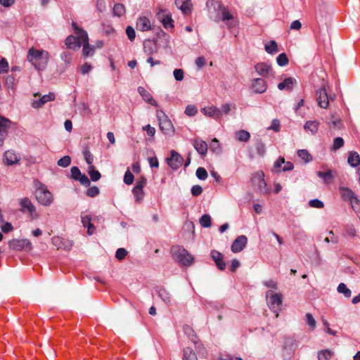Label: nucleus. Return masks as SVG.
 Here are the masks:
<instances>
[{
    "label": "nucleus",
    "mask_w": 360,
    "mask_h": 360,
    "mask_svg": "<svg viewBox=\"0 0 360 360\" xmlns=\"http://www.w3.org/2000/svg\"><path fill=\"white\" fill-rule=\"evenodd\" d=\"M193 146L197 152L201 155H205L207 152V143L200 138H196L192 141Z\"/></svg>",
    "instance_id": "20"
},
{
    "label": "nucleus",
    "mask_w": 360,
    "mask_h": 360,
    "mask_svg": "<svg viewBox=\"0 0 360 360\" xmlns=\"http://www.w3.org/2000/svg\"><path fill=\"white\" fill-rule=\"evenodd\" d=\"M201 111L205 115L212 117L217 120H220L222 117V113L220 109L214 105L204 108Z\"/></svg>",
    "instance_id": "17"
},
{
    "label": "nucleus",
    "mask_w": 360,
    "mask_h": 360,
    "mask_svg": "<svg viewBox=\"0 0 360 360\" xmlns=\"http://www.w3.org/2000/svg\"><path fill=\"white\" fill-rule=\"evenodd\" d=\"M89 174L91 181H93L99 180L101 176L100 172L97 170H95L94 167L92 165L89 167Z\"/></svg>",
    "instance_id": "44"
},
{
    "label": "nucleus",
    "mask_w": 360,
    "mask_h": 360,
    "mask_svg": "<svg viewBox=\"0 0 360 360\" xmlns=\"http://www.w3.org/2000/svg\"><path fill=\"white\" fill-rule=\"evenodd\" d=\"M136 29L141 32L149 31L152 29L150 20L146 16H141L136 21Z\"/></svg>",
    "instance_id": "19"
},
{
    "label": "nucleus",
    "mask_w": 360,
    "mask_h": 360,
    "mask_svg": "<svg viewBox=\"0 0 360 360\" xmlns=\"http://www.w3.org/2000/svg\"><path fill=\"white\" fill-rule=\"evenodd\" d=\"M255 70L262 78L269 77L274 75L271 65L266 63H257L255 65Z\"/></svg>",
    "instance_id": "12"
},
{
    "label": "nucleus",
    "mask_w": 360,
    "mask_h": 360,
    "mask_svg": "<svg viewBox=\"0 0 360 360\" xmlns=\"http://www.w3.org/2000/svg\"><path fill=\"white\" fill-rule=\"evenodd\" d=\"M172 252L174 259L183 266H190L194 259L193 257L186 249L179 246L173 247Z\"/></svg>",
    "instance_id": "5"
},
{
    "label": "nucleus",
    "mask_w": 360,
    "mask_h": 360,
    "mask_svg": "<svg viewBox=\"0 0 360 360\" xmlns=\"http://www.w3.org/2000/svg\"><path fill=\"white\" fill-rule=\"evenodd\" d=\"M349 202L351 204V206H352L353 210L355 212H360V200L358 198L356 195H354V198H352V200H349Z\"/></svg>",
    "instance_id": "47"
},
{
    "label": "nucleus",
    "mask_w": 360,
    "mask_h": 360,
    "mask_svg": "<svg viewBox=\"0 0 360 360\" xmlns=\"http://www.w3.org/2000/svg\"><path fill=\"white\" fill-rule=\"evenodd\" d=\"M4 161L8 165H13L20 161L19 156L13 150H7L4 155Z\"/></svg>",
    "instance_id": "24"
},
{
    "label": "nucleus",
    "mask_w": 360,
    "mask_h": 360,
    "mask_svg": "<svg viewBox=\"0 0 360 360\" xmlns=\"http://www.w3.org/2000/svg\"><path fill=\"white\" fill-rule=\"evenodd\" d=\"M255 148L259 155L263 156L266 153L265 145L260 139H257L255 142Z\"/></svg>",
    "instance_id": "43"
},
{
    "label": "nucleus",
    "mask_w": 360,
    "mask_h": 360,
    "mask_svg": "<svg viewBox=\"0 0 360 360\" xmlns=\"http://www.w3.org/2000/svg\"><path fill=\"white\" fill-rule=\"evenodd\" d=\"M126 12L125 7L122 4H115L113 6L112 13L115 16L121 17Z\"/></svg>",
    "instance_id": "38"
},
{
    "label": "nucleus",
    "mask_w": 360,
    "mask_h": 360,
    "mask_svg": "<svg viewBox=\"0 0 360 360\" xmlns=\"http://www.w3.org/2000/svg\"><path fill=\"white\" fill-rule=\"evenodd\" d=\"M96 10L99 13H103L106 9V4L105 0H97L96 4Z\"/></svg>",
    "instance_id": "60"
},
{
    "label": "nucleus",
    "mask_w": 360,
    "mask_h": 360,
    "mask_svg": "<svg viewBox=\"0 0 360 360\" xmlns=\"http://www.w3.org/2000/svg\"><path fill=\"white\" fill-rule=\"evenodd\" d=\"M9 248L15 250L30 251L32 250V243L28 239H13L8 243Z\"/></svg>",
    "instance_id": "9"
},
{
    "label": "nucleus",
    "mask_w": 360,
    "mask_h": 360,
    "mask_svg": "<svg viewBox=\"0 0 360 360\" xmlns=\"http://www.w3.org/2000/svg\"><path fill=\"white\" fill-rule=\"evenodd\" d=\"M309 205L311 207H315V208H319V209L323 208L324 207L323 202L319 199H313V200H309Z\"/></svg>",
    "instance_id": "56"
},
{
    "label": "nucleus",
    "mask_w": 360,
    "mask_h": 360,
    "mask_svg": "<svg viewBox=\"0 0 360 360\" xmlns=\"http://www.w3.org/2000/svg\"><path fill=\"white\" fill-rule=\"evenodd\" d=\"M267 304L269 309L276 314L278 317L282 305V295L280 293L274 292L272 290H268L266 292Z\"/></svg>",
    "instance_id": "4"
},
{
    "label": "nucleus",
    "mask_w": 360,
    "mask_h": 360,
    "mask_svg": "<svg viewBox=\"0 0 360 360\" xmlns=\"http://www.w3.org/2000/svg\"><path fill=\"white\" fill-rule=\"evenodd\" d=\"M297 155L299 158H300L304 163H308L312 160V156L311 154L304 149L298 150H297Z\"/></svg>",
    "instance_id": "37"
},
{
    "label": "nucleus",
    "mask_w": 360,
    "mask_h": 360,
    "mask_svg": "<svg viewBox=\"0 0 360 360\" xmlns=\"http://www.w3.org/2000/svg\"><path fill=\"white\" fill-rule=\"evenodd\" d=\"M99 193V189L97 186H92L87 189L86 194L90 197H95Z\"/></svg>",
    "instance_id": "64"
},
{
    "label": "nucleus",
    "mask_w": 360,
    "mask_h": 360,
    "mask_svg": "<svg viewBox=\"0 0 360 360\" xmlns=\"http://www.w3.org/2000/svg\"><path fill=\"white\" fill-rule=\"evenodd\" d=\"M175 4L184 15L191 13L193 6L191 0H175Z\"/></svg>",
    "instance_id": "23"
},
{
    "label": "nucleus",
    "mask_w": 360,
    "mask_h": 360,
    "mask_svg": "<svg viewBox=\"0 0 360 360\" xmlns=\"http://www.w3.org/2000/svg\"><path fill=\"white\" fill-rule=\"evenodd\" d=\"M61 60L67 65H69L72 62V53L69 51H63L60 54Z\"/></svg>",
    "instance_id": "52"
},
{
    "label": "nucleus",
    "mask_w": 360,
    "mask_h": 360,
    "mask_svg": "<svg viewBox=\"0 0 360 360\" xmlns=\"http://www.w3.org/2000/svg\"><path fill=\"white\" fill-rule=\"evenodd\" d=\"M337 290L339 293L343 294L345 297L349 298L352 295V291L343 283L338 285Z\"/></svg>",
    "instance_id": "40"
},
{
    "label": "nucleus",
    "mask_w": 360,
    "mask_h": 360,
    "mask_svg": "<svg viewBox=\"0 0 360 360\" xmlns=\"http://www.w3.org/2000/svg\"><path fill=\"white\" fill-rule=\"evenodd\" d=\"M251 89L255 94H262L267 89L266 82L264 78H255L252 81Z\"/></svg>",
    "instance_id": "14"
},
{
    "label": "nucleus",
    "mask_w": 360,
    "mask_h": 360,
    "mask_svg": "<svg viewBox=\"0 0 360 360\" xmlns=\"http://www.w3.org/2000/svg\"><path fill=\"white\" fill-rule=\"evenodd\" d=\"M65 44L68 49L73 51H77L80 49L82 41L81 38L76 34V36L69 35L65 40Z\"/></svg>",
    "instance_id": "16"
},
{
    "label": "nucleus",
    "mask_w": 360,
    "mask_h": 360,
    "mask_svg": "<svg viewBox=\"0 0 360 360\" xmlns=\"http://www.w3.org/2000/svg\"><path fill=\"white\" fill-rule=\"evenodd\" d=\"M344 140L341 137H336L333 143L332 150H337L344 146Z\"/></svg>",
    "instance_id": "51"
},
{
    "label": "nucleus",
    "mask_w": 360,
    "mask_h": 360,
    "mask_svg": "<svg viewBox=\"0 0 360 360\" xmlns=\"http://www.w3.org/2000/svg\"><path fill=\"white\" fill-rule=\"evenodd\" d=\"M71 158L68 155L63 156L58 160V165L62 167H67L70 165Z\"/></svg>",
    "instance_id": "50"
},
{
    "label": "nucleus",
    "mask_w": 360,
    "mask_h": 360,
    "mask_svg": "<svg viewBox=\"0 0 360 360\" xmlns=\"http://www.w3.org/2000/svg\"><path fill=\"white\" fill-rule=\"evenodd\" d=\"M157 19L162 22L164 27L167 30L174 27V21L172 18L171 13L163 9H160L156 14Z\"/></svg>",
    "instance_id": "10"
},
{
    "label": "nucleus",
    "mask_w": 360,
    "mask_h": 360,
    "mask_svg": "<svg viewBox=\"0 0 360 360\" xmlns=\"http://www.w3.org/2000/svg\"><path fill=\"white\" fill-rule=\"evenodd\" d=\"M218 5L217 14L215 17L214 21L219 22L223 21L226 22V26L229 28H233L236 23L233 22V15L229 12L227 8L222 6L221 4L216 2Z\"/></svg>",
    "instance_id": "6"
},
{
    "label": "nucleus",
    "mask_w": 360,
    "mask_h": 360,
    "mask_svg": "<svg viewBox=\"0 0 360 360\" xmlns=\"http://www.w3.org/2000/svg\"><path fill=\"white\" fill-rule=\"evenodd\" d=\"M81 221L84 227L87 228V233L89 235H92L95 231V226L91 223V217L89 214H82Z\"/></svg>",
    "instance_id": "27"
},
{
    "label": "nucleus",
    "mask_w": 360,
    "mask_h": 360,
    "mask_svg": "<svg viewBox=\"0 0 360 360\" xmlns=\"http://www.w3.org/2000/svg\"><path fill=\"white\" fill-rule=\"evenodd\" d=\"M248 243V238L244 236L241 235L236 238L234 241L233 242L231 249V251L234 253H238L241 252L244 248L246 246V244Z\"/></svg>",
    "instance_id": "15"
},
{
    "label": "nucleus",
    "mask_w": 360,
    "mask_h": 360,
    "mask_svg": "<svg viewBox=\"0 0 360 360\" xmlns=\"http://www.w3.org/2000/svg\"><path fill=\"white\" fill-rule=\"evenodd\" d=\"M265 51L269 54H275L278 52V47L277 43L274 40L270 41L264 46Z\"/></svg>",
    "instance_id": "34"
},
{
    "label": "nucleus",
    "mask_w": 360,
    "mask_h": 360,
    "mask_svg": "<svg viewBox=\"0 0 360 360\" xmlns=\"http://www.w3.org/2000/svg\"><path fill=\"white\" fill-rule=\"evenodd\" d=\"M211 256L214 262L216 263V265L217 266L218 269L220 270H224L226 267V264L224 262V256L223 255L217 251V250H212L211 252Z\"/></svg>",
    "instance_id": "26"
},
{
    "label": "nucleus",
    "mask_w": 360,
    "mask_h": 360,
    "mask_svg": "<svg viewBox=\"0 0 360 360\" xmlns=\"http://www.w3.org/2000/svg\"><path fill=\"white\" fill-rule=\"evenodd\" d=\"M127 255V251L122 248H118L115 253V257L118 260L123 259Z\"/></svg>",
    "instance_id": "59"
},
{
    "label": "nucleus",
    "mask_w": 360,
    "mask_h": 360,
    "mask_svg": "<svg viewBox=\"0 0 360 360\" xmlns=\"http://www.w3.org/2000/svg\"><path fill=\"white\" fill-rule=\"evenodd\" d=\"M11 124L10 120L0 116V146L4 144V140L8 136V129L10 128Z\"/></svg>",
    "instance_id": "13"
},
{
    "label": "nucleus",
    "mask_w": 360,
    "mask_h": 360,
    "mask_svg": "<svg viewBox=\"0 0 360 360\" xmlns=\"http://www.w3.org/2000/svg\"><path fill=\"white\" fill-rule=\"evenodd\" d=\"M72 27L75 34L78 35L82 41V53L84 56H92L94 54L95 49L89 43V37L87 32L84 30L78 27L75 22H72Z\"/></svg>",
    "instance_id": "2"
},
{
    "label": "nucleus",
    "mask_w": 360,
    "mask_h": 360,
    "mask_svg": "<svg viewBox=\"0 0 360 360\" xmlns=\"http://www.w3.org/2000/svg\"><path fill=\"white\" fill-rule=\"evenodd\" d=\"M167 165L173 169L177 170L183 164V157L176 151L172 150L170 152V157L167 158Z\"/></svg>",
    "instance_id": "11"
},
{
    "label": "nucleus",
    "mask_w": 360,
    "mask_h": 360,
    "mask_svg": "<svg viewBox=\"0 0 360 360\" xmlns=\"http://www.w3.org/2000/svg\"><path fill=\"white\" fill-rule=\"evenodd\" d=\"M126 34L127 35L128 39L133 41L136 37V32L134 29L131 26H127L126 28Z\"/></svg>",
    "instance_id": "57"
},
{
    "label": "nucleus",
    "mask_w": 360,
    "mask_h": 360,
    "mask_svg": "<svg viewBox=\"0 0 360 360\" xmlns=\"http://www.w3.org/2000/svg\"><path fill=\"white\" fill-rule=\"evenodd\" d=\"M143 51L147 55L151 56L158 51L156 44L151 40H146L143 42Z\"/></svg>",
    "instance_id": "30"
},
{
    "label": "nucleus",
    "mask_w": 360,
    "mask_h": 360,
    "mask_svg": "<svg viewBox=\"0 0 360 360\" xmlns=\"http://www.w3.org/2000/svg\"><path fill=\"white\" fill-rule=\"evenodd\" d=\"M333 355V352L330 349H323L318 352L319 360H329Z\"/></svg>",
    "instance_id": "39"
},
{
    "label": "nucleus",
    "mask_w": 360,
    "mask_h": 360,
    "mask_svg": "<svg viewBox=\"0 0 360 360\" xmlns=\"http://www.w3.org/2000/svg\"><path fill=\"white\" fill-rule=\"evenodd\" d=\"M210 150L216 153H219L221 152V147L219 143V141L214 138L212 140L210 144Z\"/></svg>",
    "instance_id": "48"
},
{
    "label": "nucleus",
    "mask_w": 360,
    "mask_h": 360,
    "mask_svg": "<svg viewBox=\"0 0 360 360\" xmlns=\"http://www.w3.org/2000/svg\"><path fill=\"white\" fill-rule=\"evenodd\" d=\"M319 105L322 108H327L329 104L328 96L325 88H321L316 92Z\"/></svg>",
    "instance_id": "22"
},
{
    "label": "nucleus",
    "mask_w": 360,
    "mask_h": 360,
    "mask_svg": "<svg viewBox=\"0 0 360 360\" xmlns=\"http://www.w3.org/2000/svg\"><path fill=\"white\" fill-rule=\"evenodd\" d=\"M20 211L22 212H28L31 219L38 218L39 214L37 212L35 206L32 204L28 198H23L20 200Z\"/></svg>",
    "instance_id": "7"
},
{
    "label": "nucleus",
    "mask_w": 360,
    "mask_h": 360,
    "mask_svg": "<svg viewBox=\"0 0 360 360\" xmlns=\"http://www.w3.org/2000/svg\"><path fill=\"white\" fill-rule=\"evenodd\" d=\"M83 154H84V159H85L86 163L88 165H90V166H91L94 162V157H93L91 153L88 149H85L83 151Z\"/></svg>",
    "instance_id": "58"
},
{
    "label": "nucleus",
    "mask_w": 360,
    "mask_h": 360,
    "mask_svg": "<svg viewBox=\"0 0 360 360\" xmlns=\"http://www.w3.org/2000/svg\"><path fill=\"white\" fill-rule=\"evenodd\" d=\"M200 224L203 227H210L212 225L211 217L209 214H203L200 219Z\"/></svg>",
    "instance_id": "42"
},
{
    "label": "nucleus",
    "mask_w": 360,
    "mask_h": 360,
    "mask_svg": "<svg viewBox=\"0 0 360 360\" xmlns=\"http://www.w3.org/2000/svg\"><path fill=\"white\" fill-rule=\"evenodd\" d=\"M134 179V175L129 169H127V171L124 174V182L127 185H131L133 183Z\"/></svg>",
    "instance_id": "55"
},
{
    "label": "nucleus",
    "mask_w": 360,
    "mask_h": 360,
    "mask_svg": "<svg viewBox=\"0 0 360 360\" xmlns=\"http://www.w3.org/2000/svg\"><path fill=\"white\" fill-rule=\"evenodd\" d=\"M132 193L136 203H141L143 202L145 195L143 189L134 187Z\"/></svg>",
    "instance_id": "36"
},
{
    "label": "nucleus",
    "mask_w": 360,
    "mask_h": 360,
    "mask_svg": "<svg viewBox=\"0 0 360 360\" xmlns=\"http://www.w3.org/2000/svg\"><path fill=\"white\" fill-rule=\"evenodd\" d=\"M8 69V63L6 58L0 60V74L6 72Z\"/></svg>",
    "instance_id": "63"
},
{
    "label": "nucleus",
    "mask_w": 360,
    "mask_h": 360,
    "mask_svg": "<svg viewBox=\"0 0 360 360\" xmlns=\"http://www.w3.org/2000/svg\"><path fill=\"white\" fill-rule=\"evenodd\" d=\"M183 330H184V332L185 333V334L186 335H188L195 344H196V341H195L196 336L194 334V330H193V328L191 327H190L189 326L186 325L183 327Z\"/></svg>",
    "instance_id": "46"
},
{
    "label": "nucleus",
    "mask_w": 360,
    "mask_h": 360,
    "mask_svg": "<svg viewBox=\"0 0 360 360\" xmlns=\"http://www.w3.org/2000/svg\"><path fill=\"white\" fill-rule=\"evenodd\" d=\"M36 199L41 205L44 206H50L53 201L52 193L48 190L47 187L39 182L35 192Z\"/></svg>",
    "instance_id": "3"
},
{
    "label": "nucleus",
    "mask_w": 360,
    "mask_h": 360,
    "mask_svg": "<svg viewBox=\"0 0 360 360\" xmlns=\"http://www.w3.org/2000/svg\"><path fill=\"white\" fill-rule=\"evenodd\" d=\"M297 84V80L294 77H287L278 84V89L281 91H291Z\"/></svg>",
    "instance_id": "21"
},
{
    "label": "nucleus",
    "mask_w": 360,
    "mask_h": 360,
    "mask_svg": "<svg viewBox=\"0 0 360 360\" xmlns=\"http://www.w3.org/2000/svg\"><path fill=\"white\" fill-rule=\"evenodd\" d=\"M195 174L200 180H205L207 178V172L203 167H198L196 170Z\"/></svg>",
    "instance_id": "53"
},
{
    "label": "nucleus",
    "mask_w": 360,
    "mask_h": 360,
    "mask_svg": "<svg viewBox=\"0 0 360 360\" xmlns=\"http://www.w3.org/2000/svg\"><path fill=\"white\" fill-rule=\"evenodd\" d=\"M157 117L159 121L160 129L164 134L173 132V124L163 112H158Z\"/></svg>",
    "instance_id": "8"
},
{
    "label": "nucleus",
    "mask_w": 360,
    "mask_h": 360,
    "mask_svg": "<svg viewBox=\"0 0 360 360\" xmlns=\"http://www.w3.org/2000/svg\"><path fill=\"white\" fill-rule=\"evenodd\" d=\"M174 77L176 81H182L184 79V72L182 69H175L173 72Z\"/></svg>",
    "instance_id": "61"
},
{
    "label": "nucleus",
    "mask_w": 360,
    "mask_h": 360,
    "mask_svg": "<svg viewBox=\"0 0 360 360\" xmlns=\"http://www.w3.org/2000/svg\"><path fill=\"white\" fill-rule=\"evenodd\" d=\"M348 163L353 167H357L360 165V156L359 155L354 151H352L349 153L348 160Z\"/></svg>",
    "instance_id": "33"
},
{
    "label": "nucleus",
    "mask_w": 360,
    "mask_h": 360,
    "mask_svg": "<svg viewBox=\"0 0 360 360\" xmlns=\"http://www.w3.org/2000/svg\"><path fill=\"white\" fill-rule=\"evenodd\" d=\"M56 96L53 93H49V94L44 95L38 100H34L32 102V107L35 109H38L43 106L45 103L49 101H54Z\"/></svg>",
    "instance_id": "18"
},
{
    "label": "nucleus",
    "mask_w": 360,
    "mask_h": 360,
    "mask_svg": "<svg viewBox=\"0 0 360 360\" xmlns=\"http://www.w3.org/2000/svg\"><path fill=\"white\" fill-rule=\"evenodd\" d=\"M316 175L321 179L326 184H330L335 177L332 169H328L326 172L319 171L316 172Z\"/></svg>",
    "instance_id": "29"
},
{
    "label": "nucleus",
    "mask_w": 360,
    "mask_h": 360,
    "mask_svg": "<svg viewBox=\"0 0 360 360\" xmlns=\"http://www.w3.org/2000/svg\"><path fill=\"white\" fill-rule=\"evenodd\" d=\"M5 86L9 94H13L17 86V80L14 75H8L5 78Z\"/></svg>",
    "instance_id": "25"
},
{
    "label": "nucleus",
    "mask_w": 360,
    "mask_h": 360,
    "mask_svg": "<svg viewBox=\"0 0 360 360\" xmlns=\"http://www.w3.org/2000/svg\"><path fill=\"white\" fill-rule=\"evenodd\" d=\"M280 127L281 124L279 120L275 119L272 120L271 125L268 127V129L273 130L276 132L280 130Z\"/></svg>",
    "instance_id": "62"
},
{
    "label": "nucleus",
    "mask_w": 360,
    "mask_h": 360,
    "mask_svg": "<svg viewBox=\"0 0 360 360\" xmlns=\"http://www.w3.org/2000/svg\"><path fill=\"white\" fill-rule=\"evenodd\" d=\"M306 322L311 327V328L313 330L315 328L316 325V321L314 319V316L311 314L307 313L306 314Z\"/></svg>",
    "instance_id": "54"
},
{
    "label": "nucleus",
    "mask_w": 360,
    "mask_h": 360,
    "mask_svg": "<svg viewBox=\"0 0 360 360\" xmlns=\"http://www.w3.org/2000/svg\"><path fill=\"white\" fill-rule=\"evenodd\" d=\"M237 140L241 142H248L250 139V133L246 130H239L236 132Z\"/></svg>",
    "instance_id": "35"
},
{
    "label": "nucleus",
    "mask_w": 360,
    "mask_h": 360,
    "mask_svg": "<svg viewBox=\"0 0 360 360\" xmlns=\"http://www.w3.org/2000/svg\"><path fill=\"white\" fill-rule=\"evenodd\" d=\"M138 92L146 103L155 107L158 106L157 102L153 98L150 93H149L144 87L139 86L138 88Z\"/></svg>",
    "instance_id": "28"
},
{
    "label": "nucleus",
    "mask_w": 360,
    "mask_h": 360,
    "mask_svg": "<svg viewBox=\"0 0 360 360\" xmlns=\"http://www.w3.org/2000/svg\"><path fill=\"white\" fill-rule=\"evenodd\" d=\"M184 112L188 117H193L198 112L197 107L195 105H188L186 106Z\"/></svg>",
    "instance_id": "49"
},
{
    "label": "nucleus",
    "mask_w": 360,
    "mask_h": 360,
    "mask_svg": "<svg viewBox=\"0 0 360 360\" xmlns=\"http://www.w3.org/2000/svg\"><path fill=\"white\" fill-rule=\"evenodd\" d=\"M49 53L44 50H38L30 48L28 50L27 59L38 70H43L46 67L49 60Z\"/></svg>",
    "instance_id": "1"
},
{
    "label": "nucleus",
    "mask_w": 360,
    "mask_h": 360,
    "mask_svg": "<svg viewBox=\"0 0 360 360\" xmlns=\"http://www.w3.org/2000/svg\"><path fill=\"white\" fill-rule=\"evenodd\" d=\"M319 122L316 120L307 121L304 125L305 130H309L312 134H315L319 129Z\"/></svg>",
    "instance_id": "32"
},
{
    "label": "nucleus",
    "mask_w": 360,
    "mask_h": 360,
    "mask_svg": "<svg viewBox=\"0 0 360 360\" xmlns=\"http://www.w3.org/2000/svg\"><path fill=\"white\" fill-rule=\"evenodd\" d=\"M339 191L340 195L344 200L349 201L354 195H356L354 192L347 187L340 186Z\"/></svg>",
    "instance_id": "31"
},
{
    "label": "nucleus",
    "mask_w": 360,
    "mask_h": 360,
    "mask_svg": "<svg viewBox=\"0 0 360 360\" xmlns=\"http://www.w3.org/2000/svg\"><path fill=\"white\" fill-rule=\"evenodd\" d=\"M158 295L161 300L167 304L171 302V295L165 288H160L158 291Z\"/></svg>",
    "instance_id": "41"
},
{
    "label": "nucleus",
    "mask_w": 360,
    "mask_h": 360,
    "mask_svg": "<svg viewBox=\"0 0 360 360\" xmlns=\"http://www.w3.org/2000/svg\"><path fill=\"white\" fill-rule=\"evenodd\" d=\"M277 64L279 66H285L288 64V58L285 53L279 54L276 58Z\"/></svg>",
    "instance_id": "45"
}]
</instances>
